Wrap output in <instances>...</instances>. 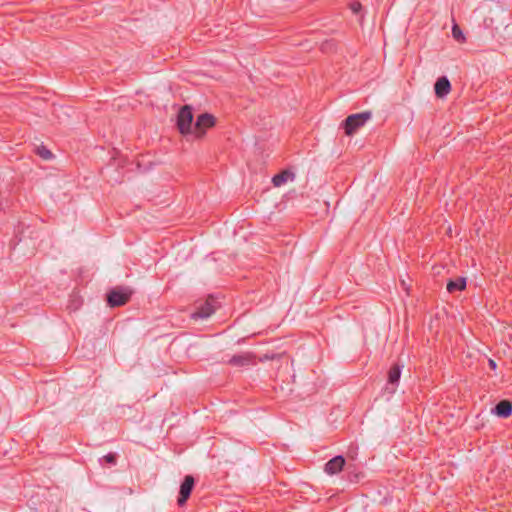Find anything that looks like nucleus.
<instances>
[{
  "mask_svg": "<svg viewBox=\"0 0 512 512\" xmlns=\"http://www.w3.org/2000/svg\"><path fill=\"white\" fill-rule=\"evenodd\" d=\"M133 290L127 286H116L106 295L107 305L111 308L125 305L131 299Z\"/></svg>",
  "mask_w": 512,
  "mask_h": 512,
  "instance_id": "1",
  "label": "nucleus"
},
{
  "mask_svg": "<svg viewBox=\"0 0 512 512\" xmlns=\"http://www.w3.org/2000/svg\"><path fill=\"white\" fill-rule=\"evenodd\" d=\"M372 118L371 111H364L356 114L349 115L343 122L345 134L348 136L356 133L361 127H363Z\"/></svg>",
  "mask_w": 512,
  "mask_h": 512,
  "instance_id": "2",
  "label": "nucleus"
},
{
  "mask_svg": "<svg viewBox=\"0 0 512 512\" xmlns=\"http://www.w3.org/2000/svg\"><path fill=\"white\" fill-rule=\"evenodd\" d=\"M193 123V113L191 107L185 105L180 108L177 115V127L181 134L186 135L193 133L194 126Z\"/></svg>",
  "mask_w": 512,
  "mask_h": 512,
  "instance_id": "3",
  "label": "nucleus"
},
{
  "mask_svg": "<svg viewBox=\"0 0 512 512\" xmlns=\"http://www.w3.org/2000/svg\"><path fill=\"white\" fill-rule=\"evenodd\" d=\"M216 303L217 301L213 296H208V298L205 301L200 302L196 306V309L191 314V317L195 320L208 318L215 312Z\"/></svg>",
  "mask_w": 512,
  "mask_h": 512,
  "instance_id": "4",
  "label": "nucleus"
},
{
  "mask_svg": "<svg viewBox=\"0 0 512 512\" xmlns=\"http://www.w3.org/2000/svg\"><path fill=\"white\" fill-rule=\"evenodd\" d=\"M216 119L212 114L203 113L197 117L194 125L193 134L197 138L204 136L206 129L211 128L215 125Z\"/></svg>",
  "mask_w": 512,
  "mask_h": 512,
  "instance_id": "5",
  "label": "nucleus"
},
{
  "mask_svg": "<svg viewBox=\"0 0 512 512\" xmlns=\"http://www.w3.org/2000/svg\"><path fill=\"white\" fill-rule=\"evenodd\" d=\"M194 485H195V480H194L193 476L186 475L183 482L181 483V486H180L179 497L177 500V503L179 506H183L186 504V502L189 499L191 492L194 488Z\"/></svg>",
  "mask_w": 512,
  "mask_h": 512,
  "instance_id": "6",
  "label": "nucleus"
},
{
  "mask_svg": "<svg viewBox=\"0 0 512 512\" xmlns=\"http://www.w3.org/2000/svg\"><path fill=\"white\" fill-rule=\"evenodd\" d=\"M228 364L234 367H246L256 364V356L252 352H244L232 356L228 360Z\"/></svg>",
  "mask_w": 512,
  "mask_h": 512,
  "instance_id": "7",
  "label": "nucleus"
},
{
  "mask_svg": "<svg viewBox=\"0 0 512 512\" xmlns=\"http://www.w3.org/2000/svg\"><path fill=\"white\" fill-rule=\"evenodd\" d=\"M344 465H345L344 457L341 455H338V456H335L334 458L330 459L325 464L324 470L327 474L334 475V474L339 473L343 469Z\"/></svg>",
  "mask_w": 512,
  "mask_h": 512,
  "instance_id": "8",
  "label": "nucleus"
},
{
  "mask_svg": "<svg viewBox=\"0 0 512 512\" xmlns=\"http://www.w3.org/2000/svg\"><path fill=\"white\" fill-rule=\"evenodd\" d=\"M435 94L438 98H444L451 91V84L447 77L442 76L437 79L434 85Z\"/></svg>",
  "mask_w": 512,
  "mask_h": 512,
  "instance_id": "9",
  "label": "nucleus"
},
{
  "mask_svg": "<svg viewBox=\"0 0 512 512\" xmlns=\"http://www.w3.org/2000/svg\"><path fill=\"white\" fill-rule=\"evenodd\" d=\"M494 411L497 416L507 418L512 414V402L501 400L496 404Z\"/></svg>",
  "mask_w": 512,
  "mask_h": 512,
  "instance_id": "10",
  "label": "nucleus"
},
{
  "mask_svg": "<svg viewBox=\"0 0 512 512\" xmlns=\"http://www.w3.org/2000/svg\"><path fill=\"white\" fill-rule=\"evenodd\" d=\"M295 177L294 173L289 170H283L276 174L272 178V183L275 187H280L285 184L288 180H293Z\"/></svg>",
  "mask_w": 512,
  "mask_h": 512,
  "instance_id": "11",
  "label": "nucleus"
},
{
  "mask_svg": "<svg viewBox=\"0 0 512 512\" xmlns=\"http://www.w3.org/2000/svg\"><path fill=\"white\" fill-rule=\"evenodd\" d=\"M466 288V279L463 277H458L455 280H450L447 283V290L449 293H453L456 291H462Z\"/></svg>",
  "mask_w": 512,
  "mask_h": 512,
  "instance_id": "12",
  "label": "nucleus"
},
{
  "mask_svg": "<svg viewBox=\"0 0 512 512\" xmlns=\"http://www.w3.org/2000/svg\"><path fill=\"white\" fill-rule=\"evenodd\" d=\"M401 376V366L399 364H394L388 371V384L390 385H398Z\"/></svg>",
  "mask_w": 512,
  "mask_h": 512,
  "instance_id": "13",
  "label": "nucleus"
},
{
  "mask_svg": "<svg viewBox=\"0 0 512 512\" xmlns=\"http://www.w3.org/2000/svg\"><path fill=\"white\" fill-rule=\"evenodd\" d=\"M37 154L45 160H49L53 156L52 152L45 146L37 147Z\"/></svg>",
  "mask_w": 512,
  "mask_h": 512,
  "instance_id": "14",
  "label": "nucleus"
},
{
  "mask_svg": "<svg viewBox=\"0 0 512 512\" xmlns=\"http://www.w3.org/2000/svg\"><path fill=\"white\" fill-rule=\"evenodd\" d=\"M452 35L453 37L457 40V41H464L465 40V37H464V34L462 32V30L460 29V27L455 24L453 27H452Z\"/></svg>",
  "mask_w": 512,
  "mask_h": 512,
  "instance_id": "15",
  "label": "nucleus"
},
{
  "mask_svg": "<svg viewBox=\"0 0 512 512\" xmlns=\"http://www.w3.org/2000/svg\"><path fill=\"white\" fill-rule=\"evenodd\" d=\"M106 462L110 465H115L117 462V455L115 453H108L103 458L100 459V463Z\"/></svg>",
  "mask_w": 512,
  "mask_h": 512,
  "instance_id": "16",
  "label": "nucleus"
},
{
  "mask_svg": "<svg viewBox=\"0 0 512 512\" xmlns=\"http://www.w3.org/2000/svg\"><path fill=\"white\" fill-rule=\"evenodd\" d=\"M350 9L354 14H358L362 10V5L360 2H352L350 4Z\"/></svg>",
  "mask_w": 512,
  "mask_h": 512,
  "instance_id": "17",
  "label": "nucleus"
},
{
  "mask_svg": "<svg viewBox=\"0 0 512 512\" xmlns=\"http://www.w3.org/2000/svg\"><path fill=\"white\" fill-rule=\"evenodd\" d=\"M489 366L492 368V369H495L496 368V363L494 360L492 359H489Z\"/></svg>",
  "mask_w": 512,
  "mask_h": 512,
  "instance_id": "18",
  "label": "nucleus"
},
{
  "mask_svg": "<svg viewBox=\"0 0 512 512\" xmlns=\"http://www.w3.org/2000/svg\"><path fill=\"white\" fill-rule=\"evenodd\" d=\"M265 359H270V360H273V357H268V356H265Z\"/></svg>",
  "mask_w": 512,
  "mask_h": 512,
  "instance_id": "19",
  "label": "nucleus"
}]
</instances>
